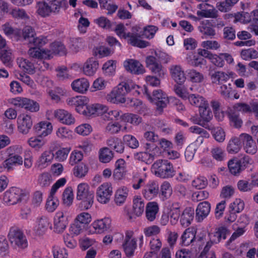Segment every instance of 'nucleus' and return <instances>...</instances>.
<instances>
[{
  "label": "nucleus",
  "mask_w": 258,
  "mask_h": 258,
  "mask_svg": "<svg viewBox=\"0 0 258 258\" xmlns=\"http://www.w3.org/2000/svg\"><path fill=\"white\" fill-rule=\"evenodd\" d=\"M228 230L225 227H220L217 228L214 233H209L210 241L211 243H219L221 239H225Z\"/></svg>",
  "instance_id": "obj_30"
},
{
  "label": "nucleus",
  "mask_w": 258,
  "mask_h": 258,
  "mask_svg": "<svg viewBox=\"0 0 258 258\" xmlns=\"http://www.w3.org/2000/svg\"><path fill=\"white\" fill-rule=\"evenodd\" d=\"M49 219L46 217H41L38 221L37 233L38 235H43L47 230L50 225Z\"/></svg>",
  "instance_id": "obj_51"
},
{
  "label": "nucleus",
  "mask_w": 258,
  "mask_h": 258,
  "mask_svg": "<svg viewBox=\"0 0 258 258\" xmlns=\"http://www.w3.org/2000/svg\"><path fill=\"white\" fill-rule=\"evenodd\" d=\"M159 210L158 205L156 202H149L146 206V217L150 222L153 221Z\"/></svg>",
  "instance_id": "obj_36"
},
{
  "label": "nucleus",
  "mask_w": 258,
  "mask_h": 258,
  "mask_svg": "<svg viewBox=\"0 0 258 258\" xmlns=\"http://www.w3.org/2000/svg\"><path fill=\"white\" fill-rule=\"evenodd\" d=\"M240 54L242 58L245 60L258 57V52L252 48L242 50Z\"/></svg>",
  "instance_id": "obj_59"
},
{
  "label": "nucleus",
  "mask_w": 258,
  "mask_h": 258,
  "mask_svg": "<svg viewBox=\"0 0 258 258\" xmlns=\"http://www.w3.org/2000/svg\"><path fill=\"white\" fill-rule=\"evenodd\" d=\"M242 134L238 137L233 136L229 140L226 151L229 154H234L238 153L242 148Z\"/></svg>",
  "instance_id": "obj_13"
},
{
  "label": "nucleus",
  "mask_w": 258,
  "mask_h": 258,
  "mask_svg": "<svg viewBox=\"0 0 258 258\" xmlns=\"http://www.w3.org/2000/svg\"><path fill=\"white\" fill-rule=\"evenodd\" d=\"M26 196L21 189L11 187L4 193L3 201L7 205H14L21 202Z\"/></svg>",
  "instance_id": "obj_3"
},
{
  "label": "nucleus",
  "mask_w": 258,
  "mask_h": 258,
  "mask_svg": "<svg viewBox=\"0 0 258 258\" xmlns=\"http://www.w3.org/2000/svg\"><path fill=\"white\" fill-rule=\"evenodd\" d=\"M152 101L156 105L157 109L161 111L166 107L169 100L167 95L161 90H156L153 92Z\"/></svg>",
  "instance_id": "obj_11"
},
{
  "label": "nucleus",
  "mask_w": 258,
  "mask_h": 258,
  "mask_svg": "<svg viewBox=\"0 0 258 258\" xmlns=\"http://www.w3.org/2000/svg\"><path fill=\"white\" fill-rule=\"evenodd\" d=\"M134 234L133 231H126L123 238L122 247L126 256L127 257L134 255L137 247V240L134 237Z\"/></svg>",
  "instance_id": "obj_5"
},
{
  "label": "nucleus",
  "mask_w": 258,
  "mask_h": 258,
  "mask_svg": "<svg viewBox=\"0 0 258 258\" xmlns=\"http://www.w3.org/2000/svg\"><path fill=\"white\" fill-rule=\"evenodd\" d=\"M71 86L74 91L84 94L88 90L90 84L86 79L83 78L74 80Z\"/></svg>",
  "instance_id": "obj_28"
},
{
  "label": "nucleus",
  "mask_w": 258,
  "mask_h": 258,
  "mask_svg": "<svg viewBox=\"0 0 258 258\" xmlns=\"http://www.w3.org/2000/svg\"><path fill=\"white\" fill-rule=\"evenodd\" d=\"M194 217V209L191 207L186 208L180 216V223L181 225L185 227L188 226L192 221Z\"/></svg>",
  "instance_id": "obj_29"
},
{
  "label": "nucleus",
  "mask_w": 258,
  "mask_h": 258,
  "mask_svg": "<svg viewBox=\"0 0 258 258\" xmlns=\"http://www.w3.org/2000/svg\"><path fill=\"white\" fill-rule=\"evenodd\" d=\"M210 5L208 4L201 3L197 6V8L200 9L197 12V15L200 18H216L218 16L217 11L215 9H207V7Z\"/></svg>",
  "instance_id": "obj_24"
},
{
  "label": "nucleus",
  "mask_w": 258,
  "mask_h": 258,
  "mask_svg": "<svg viewBox=\"0 0 258 258\" xmlns=\"http://www.w3.org/2000/svg\"><path fill=\"white\" fill-rule=\"evenodd\" d=\"M8 237L11 243L19 248L24 249L28 246L26 236L23 232L17 227H12L10 228Z\"/></svg>",
  "instance_id": "obj_4"
},
{
  "label": "nucleus",
  "mask_w": 258,
  "mask_h": 258,
  "mask_svg": "<svg viewBox=\"0 0 258 258\" xmlns=\"http://www.w3.org/2000/svg\"><path fill=\"white\" fill-rule=\"evenodd\" d=\"M12 150V147H10L7 149V151L8 154H9V157L6 159L2 163V166L7 169L8 171L12 169V166L13 165H22L23 164V158L21 156L18 155H13L10 153V151Z\"/></svg>",
  "instance_id": "obj_20"
},
{
  "label": "nucleus",
  "mask_w": 258,
  "mask_h": 258,
  "mask_svg": "<svg viewBox=\"0 0 258 258\" xmlns=\"http://www.w3.org/2000/svg\"><path fill=\"white\" fill-rule=\"evenodd\" d=\"M160 196L162 201L168 199L172 194V188L170 183L168 181H164L160 187Z\"/></svg>",
  "instance_id": "obj_47"
},
{
  "label": "nucleus",
  "mask_w": 258,
  "mask_h": 258,
  "mask_svg": "<svg viewBox=\"0 0 258 258\" xmlns=\"http://www.w3.org/2000/svg\"><path fill=\"white\" fill-rule=\"evenodd\" d=\"M121 111L118 110H108L107 106H106V110L102 114H101L102 118L105 120H118L119 118L121 119V115H120Z\"/></svg>",
  "instance_id": "obj_43"
},
{
  "label": "nucleus",
  "mask_w": 258,
  "mask_h": 258,
  "mask_svg": "<svg viewBox=\"0 0 258 258\" xmlns=\"http://www.w3.org/2000/svg\"><path fill=\"white\" fill-rule=\"evenodd\" d=\"M93 193L94 192L90 189V187L87 183H81L79 184L77 187L76 199H82V198Z\"/></svg>",
  "instance_id": "obj_46"
},
{
  "label": "nucleus",
  "mask_w": 258,
  "mask_h": 258,
  "mask_svg": "<svg viewBox=\"0 0 258 258\" xmlns=\"http://www.w3.org/2000/svg\"><path fill=\"white\" fill-rule=\"evenodd\" d=\"M125 38H128V43L134 46L143 48L149 45V42L141 40L140 35L138 34L128 32L125 36Z\"/></svg>",
  "instance_id": "obj_31"
},
{
  "label": "nucleus",
  "mask_w": 258,
  "mask_h": 258,
  "mask_svg": "<svg viewBox=\"0 0 258 258\" xmlns=\"http://www.w3.org/2000/svg\"><path fill=\"white\" fill-rule=\"evenodd\" d=\"M128 189L126 187L123 186L119 188L116 192L114 201L118 205L122 204L128 196Z\"/></svg>",
  "instance_id": "obj_45"
},
{
  "label": "nucleus",
  "mask_w": 258,
  "mask_h": 258,
  "mask_svg": "<svg viewBox=\"0 0 258 258\" xmlns=\"http://www.w3.org/2000/svg\"><path fill=\"white\" fill-rule=\"evenodd\" d=\"M159 191V187L158 183L154 180H150L143 189L142 194L146 200H151L157 196Z\"/></svg>",
  "instance_id": "obj_9"
},
{
  "label": "nucleus",
  "mask_w": 258,
  "mask_h": 258,
  "mask_svg": "<svg viewBox=\"0 0 258 258\" xmlns=\"http://www.w3.org/2000/svg\"><path fill=\"white\" fill-rule=\"evenodd\" d=\"M198 30L202 35L203 38H212L216 35L215 30L208 20L202 21L200 23Z\"/></svg>",
  "instance_id": "obj_18"
},
{
  "label": "nucleus",
  "mask_w": 258,
  "mask_h": 258,
  "mask_svg": "<svg viewBox=\"0 0 258 258\" xmlns=\"http://www.w3.org/2000/svg\"><path fill=\"white\" fill-rule=\"evenodd\" d=\"M211 205L207 201L199 203L196 210L195 219L198 222H201L206 218L210 213Z\"/></svg>",
  "instance_id": "obj_16"
},
{
  "label": "nucleus",
  "mask_w": 258,
  "mask_h": 258,
  "mask_svg": "<svg viewBox=\"0 0 258 258\" xmlns=\"http://www.w3.org/2000/svg\"><path fill=\"white\" fill-rule=\"evenodd\" d=\"M74 199L73 189L69 187L66 188L62 194V200L63 204L68 206L72 204Z\"/></svg>",
  "instance_id": "obj_58"
},
{
  "label": "nucleus",
  "mask_w": 258,
  "mask_h": 258,
  "mask_svg": "<svg viewBox=\"0 0 258 258\" xmlns=\"http://www.w3.org/2000/svg\"><path fill=\"white\" fill-rule=\"evenodd\" d=\"M49 2L51 14L58 15L69 7L67 0H46Z\"/></svg>",
  "instance_id": "obj_25"
},
{
  "label": "nucleus",
  "mask_w": 258,
  "mask_h": 258,
  "mask_svg": "<svg viewBox=\"0 0 258 258\" xmlns=\"http://www.w3.org/2000/svg\"><path fill=\"white\" fill-rule=\"evenodd\" d=\"M68 217L62 211H57L53 218V225L54 231L57 233H62L68 225Z\"/></svg>",
  "instance_id": "obj_7"
},
{
  "label": "nucleus",
  "mask_w": 258,
  "mask_h": 258,
  "mask_svg": "<svg viewBox=\"0 0 258 258\" xmlns=\"http://www.w3.org/2000/svg\"><path fill=\"white\" fill-rule=\"evenodd\" d=\"M106 144L117 153L121 154L124 151V146L120 139L115 137H110L107 140Z\"/></svg>",
  "instance_id": "obj_32"
},
{
  "label": "nucleus",
  "mask_w": 258,
  "mask_h": 258,
  "mask_svg": "<svg viewBox=\"0 0 258 258\" xmlns=\"http://www.w3.org/2000/svg\"><path fill=\"white\" fill-rule=\"evenodd\" d=\"M17 124L18 131L23 135H26L31 130L33 121L30 115L22 114L18 117Z\"/></svg>",
  "instance_id": "obj_8"
},
{
  "label": "nucleus",
  "mask_w": 258,
  "mask_h": 258,
  "mask_svg": "<svg viewBox=\"0 0 258 258\" xmlns=\"http://www.w3.org/2000/svg\"><path fill=\"white\" fill-rule=\"evenodd\" d=\"M72 131L64 126L60 127L56 131V136L62 140L72 139Z\"/></svg>",
  "instance_id": "obj_52"
},
{
  "label": "nucleus",
  "mask_w": 258,
  "mask_h": 258,
  "mask_svg": "<svg viewBox=\"0 0 258 258\" xmlns=\"http://www.w3.org/2000/svg\"><path fill=\"white\" fill-rule=\"evenodd\" d=\"M162 244L160 239L157 237L152 238L150 241L149 246L151 251L150 252L158 254Z\"/></svg>",
  "instance_id": "obj_57"
},
{
  "label": "nucleus",
  "mask_w": 258,
  "mask_h": 258,
  "mask_svg": "<svg viewBox=\"0 0 258 258\" xmlns=\"http://www.w3.org/2000/svg\"><path fill=\"white\" fill-rule=\"evenodd\" d=\"M71 150V147L62 148L58 150L54 155L56 160L62 162L66 160Z\"/></svg>",
  "instance_id": "obj_63"
},
{
  "label": "nucleus",
  "mask_w": 258,
  "mask_h": 258,
  "mask_svg": "<svg viewBox=\"0 0 258 258\" xmlns=\"http://www.w3.org/2000/svg\"><path fill=\"white\" fill-rule=\"evenodd\" d=\"M133 212L137 216H141L144 211L145 203L144 200L139 196H137L133 199Z\"/></svg>",
  "instance_id": "obj_39"
},
{
  "label": "nucleus",
  "mask_w": 258,
  "mask_h": 258,
  "mask_svg": "<svg viewBox=\"0 0 258 258\" xmlns=\"http://www.w3.org/2000/svg\"><path fill=\"white\" fill-rule=\"evenodd\" d=\"M100 8L107 10V15H112L118 9V6L114 4L112 0H98Z\"/></svg>",
  "instance_id": "obj_42"
},
{
  "label": "nucleus",
  "mask_w": 258,
  "mask_h": 258,
  "mask_svg": "<svg viewBox=\"0 0 258 258\" xmlns=\"http://www.w3.org/2000/svg\"><path fill=\"white\" fill-rule=\"evenodd\" d=\"M121 119L124 121L130 122L137 125L142 121V117L137 114L132 113H124L121 115Z\"/></svg>",
  "instance_id": "obj_48"
},
{
  "label": "nucleus",
  "mask_w": 258,
  "mask_h": 258,
  "mask_svg": "<svg viewBox=\"0 0 258 258\" xmlns=\"http://www.w3.org/2000/svg\"><path fill=\"white\" fill-rule=\"evenodd\" d=\"M125 162L122 159H118L115 163L113 177L116 180H120L123 177L125 173Z\"/></svg>",
  "instance_id": "obj_34"
},
{
  "label": "nucleus",
  "mask_w": 258,
  "mask_h": 258,
  "mask_svg": "<svg viewBox=\"0 0 258 258\" xmlns=\"http://www.w3.org/2000/svg\"><path fill=\"white\" fill-rule=\"evenodd\" d=\"M212 157L217 161H223L225 159L226 154L220 147H214L211 151Z\"/></svg>",
  "instance_id": "obj_54"
},
{
  "label": "nucleus",
  "mask_w": 258,
  "mask_h": 258,
  "mask_svg": "<svg viewBox=\"0 0 258 258\" xmlns=\"http://www.w3.org/2000/svg\"><path fill=\"white\" fill-rule=\"evenodd\" d=\"M229 171L234 175L239 174L242 170L236 159H231L228 163Z\"/></svg>",
  "instance_id": "obj_60"
},
{
  "label": "nucleus",
  "mask_w": 258,
  "mask_h": 258,
  "mask_svg": "<svg viewBox=\"0 0 258 258\" xmlns=\"http://www.w3.org/2000/svg\"><path fill=\"white\" fill-rule=\"evenodd\" d=\"M188 99L192 105L196 106L199 109L203 106H207L208 104V101L199 95L190 94Z\"/></svg>",
  "instance_id": "obj_41"
},
{
  "label": "nucleus",
  "mask_w": 258,
  "mask_h": 258,
  "mask_svg": "<svg viewBox=\"0 0 258 258\" xmlns=\"http://www.w3.org/2000/svg\"><path fill=\"white\" fill-rule=\"evenodd\" d=\"M111 224V219L105 217L103 219L95 220L92 223L91 225L96 233H102L110 228Z\"/></svg>",
  "instance_id": "obj_22"
},
{
  "label": "nucleus",
  "mask_w": 258,
  "mask_h": 258,
  "mask_svg": "<svg viewBox=\"0 0 258 258\" xmlns=\"http://www.w3.org/2000/svg\"><path fill=\"white\" fill-rule=\"evenodd\" d=\"M170 73L172 78L177 84L181 85L183 84L186 77L183 70L179 65H172L170 67Z\"/></svg>",
  "instance_id": "obj_23"
},
{
  "label": "nucleus",
  "mask_w": 258,
  "mask_h": 258,
  "mask_svg": "<svg viewBox=\"0 0 258 258\" xmlns=\"http://www.w3.org/2000/svg\"><path fill=\"white\" fill-rule=\"evenodd\" d=\"M54 115L55 117L61 123L71 125L75 122V119L72 114L64 109L55 110Z\"/></svg>",
  "instance_id": "obj_21"
},
{
  "label": "nucleus",
  "mask_w": 258,
  "mask_h": 258,
  "mask_svg": "<svg viewBox=\"0 0 258 258\" xmlns=\"http://www.w3.org/2000/svg\"><path fill=\"white\" fill-rule=\"evenodd\" d=\"M210 130H212L213 137L217 142L222 143L224 141L226 135L224 130L221 127H215Z\"/></svg>",
  "instance_id": "obj_53"
},
{
  "label": "nucleus",
  "mask_w": 258,
  "mask_h": 258,
  "mask_svg": "<svg viewBox=\"0 0 258 258\" xmlns=\"http://www.w3.org/2000/svg\"><path fill=\"white\" fill-rule=\"evenodd\" d=\"M151 171L156 176L162 179L172 178L175 174L172 164L167 160L156 161L152 165Z\"/></svg>",
  "instance_id": "obj_2"
},
{
  "label": "nucleus",
  "mask_w": 258,
  "mask_h": 258,
  "mask_svg": "<svg viewBox=\"0 0 258 258\" xmlns=\"http://www.w3.org/2000/svg\"><path fill=\"white\" fill-rule=\"evenodd\" d=\"M84 111L81 112L85 116L101 115L106 110V106L101 104H95L88 105L86 104L84 107Z\"/></svg>",
  "instance_id": "obj_19"
},
{
  "label": "nucleus",
  "mask_w": 258,
  "mask_h": 258,
  "mask_svg": "<svg viewBox=\"0 0 258 258\" xmlns=\"http://www.w3.org/2000/svg\"><path fill=\"white\" fill-rule=\"evenodd\" d=\"M45 1L38 2L36 5V12L42 17H48L51 14L49 2L47 3Z\"/></svg>",
  "instance_id": "obj_38"
},
{
  "label": "nucleus",
  "mask_w": 258,
  "mask_h": 258,
  "mask_svg": "<svg viewBox=\"0 0 258 258\" xmlns=\"http://www.w3.org/2000/svg\"><path fill=\"white\" fill-rule=\"evenodd\" d=\"M11 103L17 107L23 108L31 112H37L39 110V105L30 99L18 97L11 99Z\"/></svg>",
  "instance_id": "obj_6"
},
{
  "label": "nucleus",
  "mask_w": 258,
  "mask_h": 258,
  "mask_svg": "<svg viewBox=\"0 0 258 258\" xmlns=\"http://www.w3.org/2000/svg\"><path fill=\"white\" fill-rule=\"evenodd\" d=\"M239 0H225L224 2L217 3V8L222 12L229 11Z\"/></svg>",
  "instance_id": "obj_50"
},
{
  "label": "nucleus",
  "mask_w": 258,
  "mask_h": 258,
  "mask_svg": "<svg viewBox=\"0 0 258 258\" xmlns=\"http://www.w3.org/2000/svg\"><path fill=\"white\" fill-rule=\"evenodd\" d=\"M199 113L202 121L205 123V128L210 130L211 128L208 123L212 119L213 113L209 108V104L207 106H203L200 108Z\"/></svg>",
  "instance_id": "obj_37"
},
{
  "label": "nucleus",
  "mask_w": 258,
  "mask_h": 258,
  "mask_svg": "<svg viewBox=\"0 0 258 258\" xmlns=\"http://www.w3.org/2000/svg\"><path fill=\"white\" fill-rule=\"evenodd\" d=\"M125 69L134 74H142L145 72L142 64L138 61L133 59H128L123 62Z\"/></svg>",
  "instance_id": "obj_15"
},
{
  "label": "nucleus",
  "mask_w": 258,
  "mask_h": 258,
  "mask_svg": "<svg viewBox=\"0 0 258 258\" xmlns=\"http://www.w3.org/2000/svg\"><path fill=\"white\" fill-rule=\"evenodd\" d=\"M242 145L244 146V150L247 153L254 154L257 150L256 143L253 141L252 137L247 134H242Z\"/></svg>",
  "instance_id": "obj_26"
},
{
  "label": "nucleus",
  "mask_w": 258,
  "mask_h": 258,
  "mask_svg": "<svg viewBox=\"0 0 258 258\" xmlns=\"http://www.w3.org/2000/svg\"><path fill=\"white\" fill-rule=\"evenodd\" d=\"M112 192V187L108 183H104L101 184L99 186L97 191L98 201L102 204L108 203Z\"/></svg>",
  "instance_id": "obj_10"
},
{
  "label": "nucleus",
  "mask_w": 258,
  "mask_h": 258,
  "mask_svg": "<svg viewBox=\"0 0 258 258\" xmlns=\"http://www.w3.org/2000/svg\"><path fill=\"white\" fill-rule=\"evenodd\" d=\"M17 62L19 67L23 69L24 71L30 74L34 73L35 67L34 64L29 60L20 57L17 59Z\"/></svg>",
  "instance_id": "obj_40"
},
{
  "label": "nucleus",
  "mask_w": 258,
  "mask_h": 258,
  "mask_svg": "<svg viewBox=\"0 0 258 258\" xmlns=\"http://www.w3.org/2000/svg\"><path fill=\"white\" fill-rule=\"evenodd\" d=\"M88 98L85 96H77L76 97L69 98L67 100L68 105L75 107L76 110L80 114L84 111V107L88 103Z\"/></svg>",
  "instance_id": "obj_14"
},
{
  "label": "nucleus",
  "mask_w": 258,
  "mask_h": 258,
  "mask_svg": "<svg viewBox=\"0 0 258 258\" xmlns=\"http://www.w3.org/2000/svg\"><path fill=\"white\" fill-rule=\"evenodd\" d=\"M99 67V63L95 57H91L87 59L83 66V71L85 75L93 76Z\"/></svg>",
  "instance_id": "obj_27"
},
{
  "label": "nucleus",
  "mask_w": 258,
  "mask_h": 258,
  "mask_svg": "<svg viewBox=\"0 0 258 258\" xmlns=\"http://www.w3.org/2000/svg\"><path fill=\"white\" fill-rule=\"evenodd\" d=\"M73 172L76 177L82 178L84 177L88 172V168L86 165L81 163L74 167Z\"/></svg>",
  "instance_id": "obj_64"
},
{
  "label": "nucleus",
  "mask_w": 258,
  "mask_h": 258,
  "mask_svg": "<svg viewBox=\"0 0 258 258\" xmlns=\"http://www.w3.org/2000/svg\"><path fill=\"white\" fill-rule=\"evenodd\" d=\"M34 129L39 137L44 138L51 134L53 126L48 121H41L35 125Z\"/></svg>",
  "instance_id": "obj_17"
},
{
  "label": "nucleus",
  "mask_w": 258,
  "mask_h": 258,
  "mask_svg": "<svg viewBox=\"0 0 258 258\" xmlns=\"http://www.w3.org/2000/svg\"><path fill=\"white\" fill-rule=\"evenodd\" d=\"M141 88L132 81L122 82L113 88L107 96L108 101L112 103H122L125 102V96L131 93L135 96L140 94Z\"/></svg>",
  "instance_id": "obj_1"
},
{
  "label": "nucleus",
  "mask_w": 258,
  "mask_h": 258,
  "mask_svg": "<svg viewBox=\"0 0 258 258\" xmlns=\"http://www.w3.org/2000/svg\"><path fill=\"white\" fill-rule=\"evenodd\" d=\"M134 158L135 160L150 164L154 160V155L148 152H140L135 153Z\"/></svg>",
  "instance_id": "obj_44"
},
{
  "label": "nucleus",
  "mask_w": 258,
  "mask_h": 258,
  "mask_svg": "<svg viewBox=\"0 0 258 258\" xmlns=\"http://www.w3.org/2000/svg\"><path fill=\"white\" fill-rule=\"evenodd\" d=\"M94 194L93 193L85 196L82 198V199L80 198L77 200L81 201L80 206L82 209L84 210H88L92 206L94 203Z\"/></svg>",
  "instance_id": "obj_55"
},
{
  "label": "nucleus",
  "mask_w": 258,
  "mask_h": 258,
  "mask_svg": "<svg viewBox=\"0 0 258 258\" xmlns=\"http://www.w3.org/2000/svg\"><path fill=\"white\" fill-rule=\"evenodd\" d=\"M50 49L52 53L59 55H64L66 49L64 45L60 42H54L51 44Z\"/></svg>",
  "instance_id": "obj_56"
},
{
  "label": "nucleus",
  "mask_w": 258,
  "mask_h": 258,
  "mask_svg": "<svg viewBox=\"0 0 258 258\" xmlns=\"http://www.w3.org/2000/svg\"><path fill=\"white\" fill-rule=\"evenodd\" d=\"M112 151L107 147H104L100 150L99 160L101 162L108 163L113 158Z\"/></svg>",
  "instance_id": "obj_49"
},
{
  "label": "nucleus",
  "mask_w": 258,
  "mask_h": 258,
  "mask_svg": "<svg viewBox=\"0 0 258 258\" xmlns=\"http://www.w3.org/2000/svg\"><path fill=\"white\" fill-rule=\"evenodd\" d=\"M196 232L193 229L187 228L185 229L183 233L181 235V245L183 246H188L194 240L198 239L199 241H204L206 240V235L202 236H196Z\"/></svg>",
  "instance_id": "obj_12"
},
{
  "label": "nucleus",
  "mask_w": 258,
  "mask_h": 258,
  "mask_svg": "<svg viewBox=\"0 0 258 258\" xmlns=\"http://www.w3.org/2000/svg\"><path fill=\"white\" fill-rule=\"evenodd\" d=\"M59 205V201L56 197L48 196L46 203V209L48 212H53Z\"/></svg>",
  "instance_id": "obj_62"
},
{
  "label": "nucleus",
  "mask_w": 258,
  "mask_h": 258,
  "mask_svg": "<svg viewBox=\"0 0 258 258\" xmlns=\"http://www.w3.org/2000/svg\"><path fill=\"white\" fill-rule=\"evenodd\" d=\"M38 181L41 187L48 186L52 182L51 175L48 172H43L39 176Z\"/></svg>",
  "instance_id": "obj_61"
},
{
  "label": "nucleus",
  "mask_w": 258,
  "mask_h": 258,
  "mask_svg": "<svg viewBox=\"0 0 258 258\" xmlns=\"http://www.w3.org/2000/svg\"><path fill=\"white\" fill-rule=\"evenodd\" d=\"M54 157V154L51 151H44L39 158L38 167L45 168L52 162Z\"/></svg>",
  "instance_id": "obj_33"
},
{
  "label": "nucleus",
  "mask_w": 258,
  "mask_h": 258,
  "mask_svg": "<svg viewBox=\"0 0 258 258\" xmlns=\"http://www.w3.org/2000/svg\"><path fill=\"white\" fill-rule=\"evenodd\" d=\"M233 74L232 72L227 74L223 72H215L211 76L212 82L217 84H221L223 82H226L230 79V76L232 75Z\"/></svg>",
  "instance_id": "obj_35"
}]
</instances>
